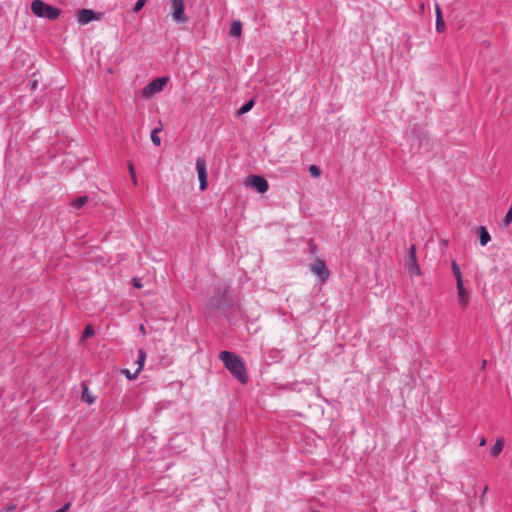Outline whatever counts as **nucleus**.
<instances>
[{
	"instance_id": "1",
	"label": "nucleus",
	"mask_w": 512,
	"mask_h": 512,
	"mask_svg": "<svg viewBox=\"0 0 512 512\" xmlns=\"http://www.w3.org/2000/svg\"><path fill=\"white\" fill-rule=\"evenodd\" d=\"M219 359L223 362L225 368L242 384H246L248 376L246 366L242 358L230 351H221Z\"/></svg>"
},
{
	"instance_id": "2",
	"label": "nucleus",
	"mask_w": 512,
	"mask_h": 512,
	"mask_svg": "<svg viewBox=\"0 0 512 512\" xmlns=\"http://www.w3.org/2000/svg\"><path fill=\"white\" fill-rule=\"evenodd\" d=\"M31 11L35 16L49 20H56L61 14L59 8L48 5L42 0L32 1Z\"/></svg>"
},
{
	"instance_id": "3",
	"label": "nucleus",
	"mask_w": 512,
	"mask_h": 512,
	"mask_svg": "<svg viewBox=\"0 0 512 512\" xmlns=\"http://www.w3.org/2000/svg\"><path fill=\"white\" fill-rule=\"evenodd\" d=\"M168 81V77H159L152 80L149 84H147L142 91V95L145 98H149L152 95L159 93L163 90L164 86Z\"/></svg>"
},
{
	"instance_id": "4",
	"label": "nucleus",
	"mask_w": 512,
	"mask_h": 512,
	"mask_svg": "<svg viewBox=\"0 0 512 512\" xmlns=\"http://www.w3.org/2000/svg\"><path fill=\"white\" fill-rule=\"evenodd\" d=\"M170 5L173 21L178 24L185 23L187 21V17L185 15L184 0H170Z\"/></svg>"
},
{
	"instance_id": "5",
	"label": "nucleus",
	"mask_w": 512,
	"mask_h": 512,
	"mask_svg": "<svg viewBox=\"0 0 512 512\" xmlns=\"http://www.w3.org/2000/svg\"><path fill=\"white\" fill-rule=\"evenodd\" d=\"M103 14L100 12H95L91 9H81L78 12L77 20L81 25H86L91 21H99L101 20Z\"/></svg>"
},
{
	"instance_id": "6",
	"label": "nucleus",
	"mask_w": 512,
	"mask_h": 512,
	"mask_svg": "<svg viewBox=\"0 0 512 512\" xmlns=\"http://www.w3.org/2000/svg\"><path fill=\"white\" fill-rule=\"evenodd\" d=\"M246 184L254 188L259 193H265L269 189L267 180L259 175H253L248 177Z\"/></svg>"
},
{
	"instance_id": "7",
	"label": "nucleus",
	"mask_w": 512,
	"mask_h": 512,
	"mask_svg": "<svg viewBox=\"0 0 512 512\" xmlns=\"http://www.w3.org/2000/svg\"><path fill=\"white\" fill-rule=\"evenodd\" d=\"M196 170L198 173V179H199V188L201 191L205 190L207 188V170H206V161L202 157H198L196 159Z\"/></svg>"
},
{
	"instance_id": "8",
	"label": "nucleus",
	"mask_w": 512,
	"mask_h": 512,
	"mask_svg": "<svg viewBox=\"0 0 512 512\" xmlns=\"http://www.w3.org/2000/svg\"><path fill=\"white\" fill-rule=\"evenodd\" d=\"M310 271L323 282L326 281L330 276V272L326 267L325 262L320 259L316 260L313 264L310 265Z\"/></svg>"
},
{
	"instance_id": "9",
	"label": "nucleus",
	"mask_w": 512,
	"mask_h": 512,
	"mask_svg": "<svg viewBox=\"0 0 512 512\" xmlns=\"http://www.w3.org/2000/svg\"><path fill=\"white\" fill-rule=\"evenodd\" d=\"M457 289V295H458V301L459 304L463 309H465L468 306L469 300H470V294L466 291L463 282H459L456 284Z\"/></svg>"
},
{
	"instance_id": "10",
	"label": "nucleus",
	"mask_w": 512,
	"mask_h": 512,
	"mask_svg": "<svg viewBox=\"0 0 512 512\" xmlns=\"http://www.w3.org/2000/svg\"><path fill=\"white\" fill-rule=\"evenodd\" d=\"M409 255H410V258L412 260V264L409 267L410 274L411 275H420V268H419V266L417 264V261H416V251H415V246L414 245H412L410 247Z\"/></svg>"
},
{
	"instance_id": "11",
	"label": "nucleus",
	"mask_w": 512,
	"mask_h": 512,
	"mask_svg": "<svg viewBox=\"0 0 512 512\" xmlns=\"http://www.w3.org/2000/svg\"><path fill=\"white\" fill-rule=\"evenodd\" d=\"M435 12H436V31L438 33H442L445 30V23L443 20L441 8L438 3L435 4Z\"/></svg>"
},
{
	"instance_id": "12",
	"label": "nucleus",
	"mask_w": 512,
	"mask_h": 512,
	"mask_svg": "<svg viewBox=\"0 0 512 512\" xmlns=\"http://www.w3.org/2000/svg\"><path fill=\"white\" fill-rule=\"evenodd\" d=\"M479 241L482 246H485L490 240V234L484 226L478 228Z\"/></svg>"
},
{
	"instance_id": "13",
	"label": "nucleus",
	"mask_w": 512,
	"mask_h": 512,
	"mask_svg": "<svg viewBox=\"0 0 512 512\" xmlns=\"http://www.w3.org/2000/svg\"><path fill=\"white\" fill-rule=\"evenodd\" d=\"M241 32H242V23L238 20L232 21L230 31H229L230 35L233 37H238L241 35Z\"/></svg>"
},
{
	"instance_id": "14",
	"label": "nucleus",
	"mask_w": 512,
	"mask_h": 512,
	"mask_svg": "<svg viewBox=\"0 0 512 512\" xmlns=\"http://www.w3.org/2000/svg\"><path fill=\"white\" fill-rule=\"evenodd\" d=\"M504 447V440L503 439H497L496 442L493 444V446L490 449V453L493 457L498 456Z\"/></svg>"
},
{
	"instance_id": "15",
	"label": "nucleus",
	"mask_w": 512,
	"mask_h": 512,
	"mask_svg": "<svg viewBox=\"0 0 512 512\" xmlns=\"http://www.w3.org/2000/svg\"><path fill=\"white\" fill-rule=\"evenodd\" d=\"M81 398L84 402H86L90 405L95 402V397L90 393V391L86 385H83Z\"/></svg>"
},
{
	"instance_id": "16",
	"label": "nucleus",
	"mask_w": 512,
	"mask_h": 512,
	"mask_svg": "<svg viewBox=\"0 0 512 512\" xmlns=\"http://www.w3.org/2000/svg\"><path fill=\"white\" fill-rule=\"evenodd\" d=\"M145 360H146V352L142 348H140L138 350V358H137V361H136V363L138 365V367L136 369L137 372L140 373V371L143 369Z\"/></svg>"
},
{
	"instance_id": "17",
	"label": "nucleus",
	"mask_w": 512,
	"mask_h": 512,
	"mask_svg": "<svg viewBox=\"0 0 512 512\" xmlns=\"http://www.w3.org/2000/svg\"><path fill=\"white\" fill-rule=\"evenodd\" d=\"M451 269H452L453 275L456 278V284L459 283V282H463L460 268H459L458 264L455 261H452Z\"/></svg>"
},
{
	"instance_id": "18",
	"label": "nucleus",
	"mask_w": 512,
	"mask_h": 512,
	"mask_svg": "<svg viewBox=\"0 0 512 512\" xmlns=\"http://www.w3.org/2000/svg\"><path fill=\"white\" fill-rule=\"evenodd\" d=\"M88 201V197L87 196H80V197H77L76 199H74L71 203V205L75 208V209H80L82 208Z\"/></svg>"
},
{
	"instance_id": "19",
	"label": "nucleus",
	"mask_w": 512,
	"mask_h": 512,
	"mask_svg": "<svg viewBox=\"0 0 512 512\" xmlns=\"http://www.w3.org/2000/svg\"><path fill=\"white\" fill-rule=\"evenodd\" d=\"M254 103H255V102H254V100H253V99H251V100H249L248 102H246V103H245L244 105H242V106H241V108L238 110V112H237V113H238V115H243V114H245V113L249 112V111L253 108Z\"/></svg>"
},
{
	"instance_id": "20",
	"label": "nucleus",
	"mask_w": 512,
	"mask_h": 512,
	"mask_svg": "<svg viewBox=\"0 0 512 512\" xmlns=\"http://www.w3.org/2000/svg\"><path fill=\"white\" fill-rule=\"evenodd\" d=\"M160 128H155L152 130L150 138L154 145L159 146L161 144V138L159 137Z\"/></svg>"
},
{
	"instance_id": "21",
	"label": "nucleus",
	"mask_w": 512,
	"mask_h": 512,
	"mask_svg": "<svg viewBox=\"0 0 512 512\" xmlns=\"http://www.w3.org/2000/svg\"><path fill=\"white\" fill-rule=\"evenodd\" d=\"M94 335V329L91 325H86L83 333H82V339L89 338Z\"/></svg>"
},
{
	"instance_id": "22",
	"label": "nucleus",
	"mask_w": 512,
	"mask_h": 512,
	"mask_svg": "<svg viewBox=\"0 0 512 512\" xmlns=\"http://www.w3.org/2000/svg\"><path fill=\"white\" fill-rule=\"evenodd\" d=\"M309 172L314 177L318 178L321 176V170L317 165H314V164L310 165Z\"/></svg>"
},
{
	"instance_id": "23",
	"label": "nucleus",
	"mask_w": 512,
	"mask_h": 512,
	"mask_svg": "<svg viewBox=\"0 0 512 512\" xmlns=\"http://www.w3.org/2000/svg\"><path fill=\"white\" fill-rule=\"evenodd\" d=\"M147 0H137L134 7L133 12L138 13L142 10V8L145 6Z\"/></svg>"
},
{
	"instance_id": "24",
	"label": "nucleus",
	"mask_w": 512,
	"mask_h": 512,
	"mask_svg": "<svg viewBox=\"0 0 512 512\" xmlns=\"http://www.w3.org/2000/svg\"><path fill=\"white\" fill-rule=\"evenodd\" d=\"M512 222V207L509 208V210L507 211L504 219H503V224L504 226H509L510 223Z\"/></svg>"
},
{
	"instance_id": "25",
	"label": "nucleus",
	"mask_w": 512,
	"mask_h": 512,
	"mask_svg": "<svg viewBox=\"0 0 512 512\" xmlns=\"http://www.w3.org/2000/svg\"><path fill=\"white\" fill-rule=\"evenodd\" d=\"M123 373L125 374V376H126L129 380H133V379H135V378L138 376V374H139V372H137V370H135V372H133V373H132V372H130V370H128V369L123 370Z\"/></svg>"
},
{
	"instance_id": "26",
	"label": "nucleus",
	"mask_w": 512,
	"mask_h": 512,
	"mask_svg": "<svg viewBox=\"0 0 512 512\" xmlns=\"http://www.w3.org/2000/svg\"><path fill=\"white\" fill-rule=\"evenodd\" d=\"M128 167H129V172H130L131 178H132L134 184L136 185L137 181H136V175H135V171H134V166H133L132 163H129Z\"/></svg>"
},
{
	"instance_id": "27",
	"label": "nucleus",
	"mask_w": 512,
	"mask_h": 512,
	"mask_svg": "<svg viewBox=\"0 0 512 512\" xmlns=\"http://www.w3.org/2000/svg\"><path fill=\"white\" fill-rule=\"evenodd\" d=\"M70 507H71V503L68 502V503L64 504L61 508L56 510L55 512H67Z\"/></svg>"
},
{
	"instance_id": "28",
	"label": "nucleus",
	"mask_w": 512,
	"mask_h": 512,
	"mask_svg": "<svg viewBox=\"0 0 512 512\" xmlns=\"http://www.w3.org/2000/svg\"><path fill=\"white\" fill-rule=\"evenodd\" d=\"M15 509V505H11L7 507V512H12Z\"/></svg>"
},
{
	"instance_id": "29",
	"label": "nucleus",
	"mask_w": 512,
	"mask_h": 512,
	"mask_svg": "<svg viewBox=\"0 0 512 512\" xmlns=\"http://www.w3.org/2000/svg\"><path fill=\"white\" fill-rule=\"evenodd\" d=\"M140 331L142 332V334H145V327L143 324L140 325Z\"/></svg>"
},
{
	"instance_id": "30",
	"label": "nucleus",
	"mask_w": 512,
	"mask_h": 512,
	"mask_svg": "<svg viewBox=\"0 0 512 512\" xmlns=\"http://www.w3.org/2000/svg\"><path fill=\"white\" fill-rule=\"evenodd\" d=\"M485 443H486L485 438H482V439H481V441H480V443H479V445H480V446H484V445H485Z\"/></svg>"
},
{
	"instance_id": "31",
	"label": "nucleus",
	"mask_w": 512,
	"mask_h": 512,
	"mask_svg": "<svg viewBox=\"0 0 512 512\" xmlns=\"http://www.w3.org/2000/svg\"><path fill=\"white\" fill-rule=\"evenodd\" d=\"M134 286L137 287V288H140L141 287V284L138 283L136 280H134Z\"/></svg>"
},
{
	"instance_id": "32",
	"label": "nucleus",
	"mask_w": 512,
	"mask_h": 512,
	"mask_svg": "<svg viewBox=\"0 0 512 512\" xmlns=\"http://www.w3.org/2000/svg\"><path fill=\"white\" fill-rule=\"evenodd\" d=\"M486 366V360H483L482 362V368H484Z\"/></svg>"
},
{
	"instance_id": "33",
	"label": "nucleus",
	"mask_w": 512,
	"mask_h": 512,
	"mask_svg": "<svg viewBox=\"0 0 512 512\" xmlns=\"http://www.w3.org/2000/svg\"><path fill=\"white\" fill-rule=\"evenodd\" d=\"M487 489H488V487L486 486V487L484 488V490H483V493H486Z\"/></svg>"
}]
</instances>
